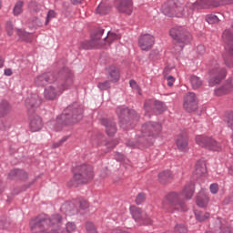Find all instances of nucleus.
I'll return each instance as SVG.
<instances>
[{"label":"nucleus","mask_w":233,"mask_h":233,"mask_svg":"<svg viewBox=\"0 0 233 233\" xmlns=\"http://www.w3.org/2000/svg\"><path fill=\"white\" fill-rule=\"evenodd\" d=\"M62 217L55 214L51 218L38 217L30 222L34 233H73L76 229L74 222L66 224V230L60 228Z\"/></svg>","instance_id":"obj_1"},{"label":"nucleus","mask_w":233,"mask_h":233,"mask_svg":"<svg viewBox=\"0 0 233 233\" xmlns=\"http://www.w3.org/2000/svg\"><path fill=\"white\" fill-rule=\"evenodd\" d=\"M195 191V186L193 183L186 185L181 193L171 192L167 194L163 202L164 208H167V205L170 206L169 212H186L187 208L186 203L181 200V196L185 198L186 200H190Z\"/></svg>","instance_id":"obj_2"},{"label":"nucleus","mask_w":233,"mask_h":233,"mask_svg":"<svg viewBox=\"0 0 233 233\" xmlns=\"http://www.w3.org/2000/svg\"><path fill=\"white\" fill-rule=\"evenodd\" d=\"M83 109L78 108L77 105L69 106L63 115L56 119V130H61L64 125H73L82 120Z\"/></svg>","instance_id":"obj_3"},{"label":"nucleus","mask_w":233,"mask_h":233,"mask_svg":"<svg viewBox=\"0 0 233 233\" xmlns=\"http://www.w3.org/2000/svg\"><path fill=\"white\" fill-rule=\"evenodd\" d=\"M162 129V125L157 122L144 124L141 128V134L138 136V142L155 140L160 136Z\"/></svg>","instance_id":"obj_4"},{"label":"nucleus","mask_w":233,"mask_h":233,"mask_svg":"<svg viewBox=\"0 0 233 233\" xmlns=\"http://www.w3.org/2000/svg\"><path fill=\"white\" fill-rule=\"evenodd\" d=\"M116 114L119 118L120 127L123 129L133 127L139 120V116L135 110L119 107L116 109Z\"/></svg>","instance_id":"obj_5"},{"label":"nucleus","mask_w":233,"mask_h":233,"mask_svg":"<svg viewBox=\"0 0 233 233\" xmlns=\"http://www.w3.org/2000/svg\"><path fill=\"white\" fill-rule=\"evenodd\" d=\"M94 178V171L91 166L80 165L75 169L74 181L76 184H87Z\"/></svg>","instance_id":"obj_6"},{"label":"nucleus","mask_w":233,"mask_h":233,"mask_svg":"<svg viewBox=\"0 0 233 233\" xmlns=\"http://www.w3.org/2000/svg\"><path fill=\"white\" fill-rule=\"evenodd\" d=\"M103 35V29L96 30L91 35V40H85L80 43V49H100L106 46L105 38L102 39Z\"/></svg>","instance_id":"obj_7"},{"label":"nucleus","mask_w":233,"mask_h":233,"mask_svg":"<svg viewBox=\"0 0 233 233\" xmlns=\"http://www.w3.org/2000/svg\"><path fill=\"white\" fill-rule=\"evenodd\" d=\"M169 35L177 43L180 50H182L184 46L188 45L192 40L190 33L181 26L171 28Z\"/></svg>","instance_id":"obj_8"},{"label":"nucleus","mask_w":233,"mask_h":233,"mask_svg":"<svg viewBox=\"0 0 233 233\" xmlns=\"http://www.w3.org/2000/svg\"><path fill=\"white\" fill-rule=\"evenodd\" d=\"M185 9L187 10L185 5H177L173 1H168L162 5V12L167 16L176 15L177 17H181L186 15Z\"/></svg>","instance_id":"obj_9"},{"label":"nucleus","mask_w":233,"mask_h":233,"mask_svg":"<svg viewBox=\"0 0 233 233\" xmlns=\"http://www.w3.org/2000/svg\"><path fill=\"white\" fill-rule=\"evenodd\" d=\"M74 83L73 73H69L68 76L66 78L65 84H63L60 91H57L54 86H49L45 90V98L46 100H55L57 96L61 95L63 91L66 90Z\"/></svg>","instance_id":"obj_10"},{"label":"nucleus","mask_w":233,"mask_h":233,"mask_svg":"<svg viewBox=\"0 0 233 233\" xmlns=\"http://www.w3.org/2000/svg\"><path fill=\"white\" fill-rule=\"evenodd\" d=\"M196 142L197 144H198L199 146L206 147L209 150L212 151H220L222 149L221 145L217 142L215 139L210 138V137H207L204 136H198L196 137Z\"/></svg>","instance_id":"obj_11"},{"label":"nucleus","mask_w":233,"mask_h":233,"mask_svg":"<svg viewBox=\"0 0 233 233\" xmlns=\"http://www.w3.org/2000/svg\"><path fill=\"white\" fill-rule=\"evenodd\" d=\"M155 45V37L150 34H145L138 38V46L142 51H149Z\"/></svg>","instance_id":"obj_12"},{"label":"nucleus","mask_w":233,"mask_h":233,"mask_svg":"<svg viewBox=\"0 0 233 233\" xmlns=\"http://www.w3.org/2000/svg\"><path fill=\"white\" fill-rule=\"evenodd\" d=\"M184 108L187 112H193L198 109V99L194 93H188L184 98Z\"/></svg>","instance_id":"obj_13"},{"label":"nucleus","mask_w":233,"mask_h":233,"mask_svg":"<svg viewBox=\"0 0 233 233\" xmlns=\"http://www.w3.org/2000/svg\"><path fill=\"white\" fill-rule=\"evenodd\" d=\"M211 78L209 80V84L211 86L218 84L224 77L226 76V71L224 68L220 67H215L214 69L211 70L210 72Z\"/></svg>","instance_id":"obj_14"},{"label":"nucleus","mask_w":233,"mask_h":233,"mask_svg":"<svg viewBox=\"0 0 233 233\" xmlns=\"http://www.w3.org/2000/svg\"><path fill=\"white\" fill-rule=\"evenodd\" d=\"M222 37L227 44L226 49L233 56V28L225 30Z\"/></svg>","instance_id":"obj_15"},{"label":"nucleus","mask_w":233,"mask_h":233,"mask_svg":"<svg viewBox=\"0 0 233 233\" xmlns=\"http://www.w3.org/2000/svg\"><path fill=\"white\" fill-rule=\"evenodd\" d=\"M177 148L183 152L188 149V138L186 133L179 134L176 138Z\"/></svg>","instance_id":"obj_16"},{"label":"nucleus","mask_w":233,"mask_h":233,"mask_svg":"<svg viewBox=\"0 0 233 233\" xmlns=\"http://www.w3.org/2000/svg\"><path fill=\"white\" fill-rule=\"evenodd\" d=\"M119 5L117 9L120 13H124L127 15H131L133 10V2L132 0H118Z\"/></svg>","instance_id":"obj_17"},{"label":"nucleus","mask_w":233,"mask_h":233,"mask_svg":"<svg viewBox=\"0 0 233 233\" xmlns=\"http://www.w3.org/2000/svg\"><path fill=\"white\" fill-rule=\"evenodd\" d=\"M102 124L106 127V133L109 137H112L116 133L117 131L116 125L113 120L102 119Z\"/></svg>","instance_id":"obj_18"},{"label":"nucleus","mask_w":233,"mask_h":233,"mask_svg":"<svg viewBox=\"0 0 233 233\" xmlns=\"http://www.w3.org/2000/svg\"><path fill=\"white\" fill-rule=\"evenodd\" d=\"M51 76V73H44L43 75H39V76H36L35 84L37 86H44L47 83L52 82Z\"/></svg>","instance_id":"obj_19"},{"label":"nucleus","mask_w":233,"mask_h":233,"mask_svg":"<svg viewBox=\"0 0 233 233\" xmlns=\"http://www.w3.org/2000/svg\"><path fill=\"white\" fill-rule=\"evenodd\" d=\"M42 127H43V122L40 116H34L30 121V128L32 132L39 131L42 128Z\"/></svg>","instance_id":"obj_20"},{"label":"nucleus","mask_w":233,"mask_h":233,"mask_svg":"<svg viewBox=\"0 0 233 233\" xmlns=\"http://www.w3.org/2000/svg\"><path fill=\"white\" fill-rule=\"evenodd\" d=\"M107 73L111 81L116 82L120 79V73L116 66H109L107 67Z\"/></svg>","instance_id":"obj_21"},{"label":"nucleus","mask_w":233,"mask_h":233,"mask_svg":"<svg viewBox=\"0 0 233 233\" xmlns=\"http://www.w3.org/2000/svg\"><path fill=\"white\" fill-rule=\"evenodd\" d=\"M25 104L27 106L37 107L41 104V99L38 95L33 94L25 100Z\"/></svg>","instance_id":"obj_22"},{"label":"nucleus","mask_w":233,"mask_h":233,"mask_svg":"<svg viewBox=\"0 0 233 233\" xmlns=\"http://www.w3.org/2000/svg\"><path fill=\"white\" fill-rule=\"evenodd\" d=\"M207 172V166L205 160H199L197 162L194 174L196 176H203Z\"/></svg>","instance_id":"obj_23"},{"label":"nucleus","mask_w":233,"mask_h":233,"mask_svg":"<svg viewBox=\"0 0 233 233\" xmlns=\"http://www.w3.org/2000/svg\"><path fill=\"white\" fill-rule=\"evenodd\" d=\"M209 202L208 195L203 192H200L197 197V205L199 208H206Z\"/></svg>","instance_id":"obj_24"},{"label":"nucleus","mask_w":233,"mask_h":233,"mask_svg":"<svg viewBox=\"0 0 233 233\" xmlns=\"http://www.w3.org/2000/svg\"><path fill=\"white\" fill-rule=\"evenodd\" d=\"M61 209L68 216H73L78 211L74 203H66L62 206Z\"/></svg>","instance_id":"obj_25"},{"label":"nucleus","mask_w":233,"mask_h":233,"mask_svg":"<svg viewBox=\"0 0 233 233\" xmlns=\"http://www.w3.org/2000/svg\"><path fill=\"white\" fill-rule=\"evenodd\" d=\"M28 8L32 14H40V15H43V12L45 10V6L36 2H31L28 5Z\"/></svg>","instance_id":"obj_26"},{"label":"nucleus","mask_w":233,"mask_h":233,"mask_svg":"<svg viewBox=\"0 0 233 233\" xmlns=\"http://www.w3.org/2000/svg\"><path fill=\"white\" fill-rule=\"evenodd\" d=\"M121 38L120 35H117L114 32H108L106 36L104 37L105 46H109L115 41H117Z\"/></svg>","instance_id":"obj_27"},{"label":"nucleus","mask_w":233,"mask_h":233,"mask_svg":"<svg viewBox=\"0 0 233 233\" xmlns=\"http://www.w3.org/2000/svg\"><path fill=\"white\" fill-rule=\"evenodd\" d=\"M174 175L170 171H163L158 175V181L161 184H167V182L172 180Z\"/></svg>","instance_id":"obj_28"},{"label":"nucleus","mask_w":233,"mask_h":233,"mask_svg":"<svg viewBox=\"0 0 233 233\" xmlns=\"http://www.w3.org/2000/svg\"><path fill=\"white\" fill-rule=\"evenodd\" d=\"M130 213L136 221H140L143 218L142 209L137 206L130 207Z\"/></svg>","instance_id":"obj_29"},{"label":"nucleus","mask_w":233,"mask_h":233,"mask_svg":"<svg viewBox=\"0 0 233 233\" xmlns=\"http://www.w3.org/2000/svg\"><path fill=\"white\" fill-rule=\"evenodd\" d=\"M16 34L21 41H25L27 43L32 42V35L31 34H29L24 30H21V29H17Z\"/></svg>","instance_id":"obj_30"},{"label":"nucleus","mask_w":233,"mask_h":233,"mask_svg":"<svg viewBox=\"0 0 233 233\" xmlns=\"http://www.w3.org/2000/svg\"><path fill=\"white\" fill-rule=\"evenodd\" d=\"M110 12V7L106 3H100L96 9V13L100 15H106Z\"/></svg>","instance_id":"obj_31"},{"label":"nucleus","mask_w":233,"mask_h":233,"mask_svg":"<svg viewBox=\"0 0 233 233\" xmlns=\"http://www.w3.org/2000/svg\"><path fill=\"white\" fill-rule=\"evenodd\" d=\"M211 5L210 0H198L195 4L191 5L192 9H202ZM189 5V7H191Z\"/></svg>","instance_id":"obj_32"},{"label":"nucleus","mask_w":233,"mask_h":233,"mask_svg":"<svg viewBox=\"0 0 233 233\" xmlns=\"http://www.w3.org/2000/svg\"><path fill=\"white\" fill-rule=\"evenodd\" d=\"M11 111V106L8 102H3L0 104V117L6 116Z\"/></svg>","instance_id":"obj_33"},{"label":"nucleus","mask_w":233,"mask_h":233,"mask_svg":"<svg viewBox=\"0 0 233 233\" xmlns=\"http://www.w3.org/2000/svg\"><path fill=\"white\" fill-rule=\"evenodd\" d=\"M196 219L199 222H204L210 218V214L208 212H202L196 210L195 211Z\"/></svg>","instance_id":"obj_34"},{"label":"nucleus","mask_w":233,"mask_h":233,"mask_svg":"<svg viewBox=\"0 0 233 233\" xmlns=\"http://www.w3.org/2000/svg\"><path fill=\"white\" fill-rule=\"evenodd\" d=\"M23 6H24V2L22 0H19L15 3L13 8V14L15 16H18L23 14Z\"/></svg>","instance_id":"obj_35"},{"label":"nucleus","mask_w":233,"mask_h":233,"mask_svg":"<svg viewBox=\"0 0 233 233\" xmlns=\"http://www.w3.org/2000/svg\"><path fill=\"white\" fill-rule=\"evenodd\" d=\"M190 84L193 89H198L202 86V80L198 76H191Z\"/></svg>","instance_id":"obj_36"},{"label":"nucleus","mask_w":233,"mask_h":233,"mask_svg":"<svg viewBox=\"0 0 233 233\" xmlns=\"http://www.w3.org/2000/svg\"><path fill=\"white\" fill-rule=\"evenodd\" d=\"M228 93H230V91L228 88V86H226V84H225V86H222V87H218V89L215 90V94L218 96H222L227 95Z\"/></svg>","instance_id":"obj_37"},{"label":"nucleus","mask_w":233,"mask_h":233,"mask_svg":"<svg viewBox=\"0 0 233 233\" xmlns=\"http://www.w3.org/2000/svg\"><path fill=\"white\" fill-rule=\"evenodd\" d=\"M206 21L209 25H215V24H218L219 22V17L216 15H208L207 17H206Z\"/></svg>","instance_id":"obj_38"},{"label":"nucleus","mask_w":233,"mask_h":233,"mask_svg":"<svg viewBox=\"0 0 233 233\" xmlns=\"http://www.w3.org/2000/svg\"><path fill=\"white\" fill-rule=\"evenodd\" d=\"M154 105H155V109H157L158 113H162L165 110H167V106L163 102L155 101Z\"/></svg>","instance_id":"obj_39"},{"label":"nucleus","mask_w":233,"mask_h":233,"mask_svg":"<svg viewBox=\"0 0 233 233\" xmlns=\"http://www.w3.org/2000/svg\"><path fill=\"white\" fill-rule=\"evenodd\" d=\"M56 16V13L54 11V10H49L48 13H47V15H46V23H45V25H48L49 23L55 19Z\"/></svg>","instance_id":"obj_40"},{"label":"nucleus","mask_w":233,"mask_h":233,"mask_svg":"<svg viewBox=\"0 0 233 233\" xmlns=\"http://www.w3.org/2000/svg\"><path fill=\"white\" fill-rule=\"evenodd\" d=\"M22 174H25V172H23L20 169H14L8 174V177L9 179H14L15 177H20Z\"/></svg>","instance_id":"obj_41"},{"label":"nucleus","mask_w":233,"mask_h":233,"mask_svg":"<svg viewBox=\"0 0 233 233\" xmlns=\"http://www.w3.org/2000/svg\"><path fill=\"white\" fill-rule=\"evenodd\" d=\"M5 30L8 35V36H12L14 34V26L11 21H7L5 23Z\"/></svg>","instance_id":"obj_42"},{"label":"nucleus","mask_w":233,"mask_h":233,"mask_svg":"<svg viewBox=\"0 0 233 233\" xmlns=\"http://www.w3.org/2000/svg\"><path fill=\"white\" fill-rule=\"evenodd\" d=\"M97 88L101 91L107 90L110 88V82H108V80H106V82H99L97 84Z\"/></svg>","instance_id":"obj_43"},{"label":"nucleus","mask_w":233,"mask_h":233,"mask_svg":"<svg viewBox=\"0 0 233 233\" xmlns=\"http://www.w3.org/2000/svg\"><path fill=\"white\" fill-rule=\"evenodd\" d=\"M31 24L35 28H38L42 27L43 21L39 17H33Z\"/></svg>","instance_id":"obj_44"},{"label":"nucleus","mask_w":233,"mask_h":233,"mask_svg":"<svg viewBox=\"0 0 233 233\" xmlns=\"http://www.w3.org/2000/svg\"><path fill=\"white\" fill-rule=\"evenodd\" d=\"M228 126L233 130V112H230L228 114L226 120ZM232 139H233V134H232Z\"/></svg>","instance_id":"obj_45"},{"label":"nucleus","mask_w":233,"mask_h":233,"mask_svg":"<svg viewBox=\"0 0 233 233\" xmlns=\"http://www.w3.org/2000/svg\"><path fill=\"white\" fill-rule=\"evenodd\" d=\"M146 194L145 193H139L136 198V204L141 205L146 201Z\"/></svg>","instance_id":"obj_46"},{"label":"nucleus","mask_w":233,"mask_h":233,"mask_svg":"<svg viewBox=\"0 0 233 233\" xmlns=\"http://www.w3.org/2000/svg\"><path fill=\"white\" fill-rule=\"evenodd\" d=\"M86 230L87 233H97L96 228L92 222H87V224H86Z\"/></svg>","instance_id":"obj_47"},{"label":"nucleus","mask_w":233,"mask_h":233,"mask_svg":"<svg viewBox=\"0 0 233 233\" xmlns=\"http://www.w3.org/2000/svg\"><path fill=\"white\" fill-rule=\"evenodd\" d=\"M175 233H187V228L183 224H177Z\"/></svg>","instance_id":"obj_48"},{"label":"nucleus","mask_w":233,"mask_h":233,"mask_svg":"<svg viewBox=\"0 0 233 233\" xmlns=\"http://www.w3.org/2000/svg\"><path fill=\"white\" fill-rule=\"evenodd\" d=\"M78 206L80 207V209L85 210V209L88 208L89 204L86 200L82 199V200L78 201Z\"/></svg>","instance_id":"obj_49"},{"label":"nucleus","mask_w":233,"mask_h":233,"mask_svg":"<svg viewBox=\"0 0 233 233\" xmlns=\"http://www.w3.org/2000/svg\"><path fill=\"white\" fill-rule=\"evenodd\" d=\"M129 85H130V86H131L133 89H137V91L138 92V94H141V89H140V87H139L137 82H136V80H130Z\"/></svg>","instance_id":"obj_50"},{"label":"nucleus","mask_w":233,"mask_h":233,"mask_svg":"<svg viewBox=\"0 0 233 233\" xmlns=\"http://www.w3.org/2000/svg\"><path fill=\"white\" fill-rule=\"evenodd\" d=\"M153 101H147L144 105V108L147 112H150L152 110Z\"/></svg>","instance_id":"obj_51"},{"label":"nucleus","mask_w":233,"mask_h":233,"mask_svg":"<svg viewBox=\"0 0 233 233\" xmlns=\"http://www.w3.org/2000/svg\"><path fill=\"white\" fill-rule=\"evenodd\" d=\"M165 79L167 81V86H174V82L176 81L174 76H165Z\"/></svg>","instance_id":"obj_52"},{"label":"nucleus","mask_w":233,"mask_h":233,"mask_svg":"<svg viewBox=\"0 0 233 233\" xmlns=\"http://www.w3.org/2000/svg\"><path fill=\"white\" fill-rule=\"evenodd\" d=\"M210 192L213 195H216L218 192V184H212L210 185Z\"/></svg>","instance_id":"obj_53"},{"label":"nucleus","mask_w":233,"mask_h":233,"mask_svg":"<svg viewBox=\"0 0 233 233\" xmlns=\"http://www.w3.org/2000/svg\"><path fill=\"white\" fill-rule=\"evenodd\" d=\"M226 86H228L229 93L233 91V78L227 82Z\"/></svg>","instance_id":"obj_54"},{"label":"nucleus","mask_w":233,"mask_h":233,"mask_svg":"<svg viewBox=\"0 0 233 233\" xmlns=\"http://www.w3.org/2000/svg\"><path fill=\"white\" fill-rule=\"evenodd\" d=\"M67 139H68V137H65L62 140H60L59 142L54 144L53 147H54V148L59 147L62 146L63 143L66 142Z\"/></svg>","instance_id":"obj_55"},{"label":"nucleus","mask_w":233,"mask_h":233,"mask_svg":"<svg viewBox=\"0 0 233 233\" xmlns=\"http://www.w3.org/2000/svg\"><path fill=\"white\" fill-rule=\"evenodd\" d=\"M220 233H231V228L229 227H222Z\"/></svg>","instance_id":"obj_56"},{"label":"nucleus","mask_w":233,"mask_h":233,"mask_svg":"<svg viewBox=\"0 0 233 233\" xmlns=\"http://www.w3.org/2000/svg\"><path fill=\"white\" fill-rule=\"evenodd\" d=\"M233 5V0H221V5Z\"/></svg>","instance_id":"obj_57"},{"label":"nucleus","mask_w":233,"mask_h":233,"mask_svg":"<svg viewBox=\"0 0 233 233\" xmlns=\"http://www.w3.org/2000/svg\"><path fill=\"white\" fill-rule=\"evenodd\" d=\"M197 51L199 52L201 55L204 54L205 52V47L204 46L200 45L197 47Z\"/></svg>","instance_id":"obj_58"},{"label":"nucleus","mask_w":233,"mask_h":233,"mask_svg":"<svg viewBox=\"0 0 233 233\" xmlns=\"http://www.w3.org/2000/svg\"><path fill=\"white\" fill-rule=\"evenodd\" d=\"M5 75L7 76H12V70H11V68H6V69L5 70Z\"/></svg>","instance_id":"obj_59"},{"label":"nucleus","mask_w":233,"mask_h":233,"mask_svg":"<svg viewBox=\"0 0 233 233\" xmlns=\"http://www.w3.org/2000/svg\"><path fill=\"white\" fill-rule=\"evenodd\" d=\"M112 233H128V232L124 231V230H122V229H120V228H116V229H114V230L112 231Z\"/></svg>","instance_id":"obj_60"},{"label":"nucleus","mask_w":233,"mask_h":233,"mask_svg":"<svg viewBox=\"0 0 233 233\" xmlns=\"http://www.w3.org/2000/svg\"><path fill=\"white\" fill-rule=\"evenodd\" d=\"M230 202H231V198H229V197L226 198L224 200L225 205H228Z\"/></svg>","instance_id":"obj_61"},{"label":"nucleus","mask_w":233,"mask_h":233,"mask_svg":"<svg viewBox=\"0 0 233 233\" xmlns=\"http://www.w3.org/2000/svg\"><path fill=\"white\" fill-rule=\"evenodd\" d=\"M3 191H5V184L0 180V194L3 193Z\"/></svg>","instance_id":"obj_62"},{"label":"nucleus","mask_w":233,"mask_h":233,"mask_svg":"<svg viewBox=\"0 0 233 233\" xmlns=\"http://www.w3.org/2000/svg\"><path fill=\"white\" fill-rule=\"evenodd\" d=\"M127 145L129 146V147H134L137 146V144H136L135 142H133V141H128V142L127 143Z\"/></svg>","instance_id":"obj_63"},{"label":"nucleus","mask_w":233,"mask_h":233,"mask_svg":"<svg viewBox=\"0 0 233 233\" xmlns=\"http://www.w3.org/2000/svg\"><path fill=\"white\" fill-rule=\"evenodd\" d=\"M73 5H77L78 3H82L83 0H71Z\"/></svg>","instance_id":"obj_64"}]
</instances>
